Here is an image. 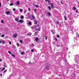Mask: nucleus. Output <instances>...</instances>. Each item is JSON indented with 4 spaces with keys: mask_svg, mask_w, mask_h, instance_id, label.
I'll use <instances>...</instances> for the list:
<instances>
[{
    "mask_svg": "<svg viewBox=\"0 0 79 79\" xmlns=\"http://www.w3.org/2000/svg\"><path fill=\"white\" fill-rule=\"evenodd\" d=\"M75 61L76 63H78V61L79 60V55H77L76 56L75 58Z\"/></svg>",
    "mask_w": 79,
    "mask_h": 79,
    "instance_id": "f257e3e1",
    "label": "nucleus"
},
{
    "mask_svg": "<svg viewBox=\"0 0 79 79\" xmlns=\"http://www.w3.org/2000/svg\"><path fill=\"white\" fill-rule=\"evenodd\" d=\"M32 17L31 16V15H28V18H30L31 19H35V17L33 15L31 14V15Z\"/></svg>",
    "mask_w": 79,
    "mask_h": 79,
    "instance_id": "f03ea898",
    "label": "nucleus"
},
{
    "mask_svg": "<svg viewBox=\"0 0 79 79\" xmlns=\"http://www.w3.org/2000/svg\"><path fill=\"white\" fill-rule=\"evenodd\" d=\"M19 4H20V2L19 1H17L16 2V4L17 6H19Z\"/></svg>",
    "mask_w": 79,
    "mask_h": 79,
    "instance_id": "7ed1b4c3",
    "label": "nucleus"
},
{
    "mask_svg": "<svg viewBox=\"0 0 79 79\" xmlns=\"http://www.w3.org/2000/svg\"><path fill=\"white\" fill-rule=\"evenodd\" d=\"M13 36H14V37H15V38H16V37H18V34H17V33H16L15 34L13 35Z\"/></svg>",
    "mask_w": 79,
    "mask_h": 79,
    "instance_id": "20e7f679",
    "label": "nucleus"
},
{
    "mask_svg": "<svg viewBox=\"0 0 79 79\" xmlns=\"http://www.w3.org/2000/svg\"><path fill=\"white\" fill-rule=\"evenodd\" d=\"M50 5L51 6V8H54L55 7H53V4L52 3H51Z\"/></svg>",
    "mask_w": 79,
    "mask_h": 79,
    "instance_id": "39448f33",
    "label": "nucleus"
},
{
    "mask_svg": "<svg viewBox=\"0 0 79 79\" xmlns=\"http://www.w3.org/2000/svg\"><path fill=\"white\" fill-rule=\"evenodd\" d=\"M23 21L22 19L19 20L18 21V23H23Z\"/></svg>",
    "mask_w": 79,
    "mask_h": 79,
    "instance_id": "423d86ee",
    "label": "nucleus"
},
{
    "mask_svg": "<svg viewBox=\"0 0 79 79\" xmlns=\"http://www.w3.org/2000/svg\"><path fill=\"white\" fill-rule=\"evenodd\" d=\"M35 40L36 41V42H37V41L39 40V38H38L37 37H36L35 39Z\"/></svg>",
    "mask_w": 79,
    "mask_h": 79,
    "instance_id": "0eeeda50",
    "label": "nucleus"
},
{
    "mask_svg": "<svg viewBox=\"0 0 79 79\" xmlns=\"http://www.w3.org/2000/svg\"><path fill=\"white\" fill-rule=\"evenodd\" d=\"M6 15H9L10 13V11H7L6 12Z\"/></svg>",
    "mask_w": 79,
    "mask_h": 79,
    "instance_id": "6e6552de",
    "label": "nucleus"
},
{
    "mask_svg": "<svg viewBox=\"0 0 79 79\" xmlns=\"http://www.w3.org/2000/svg\"><path fill=\"white\" fill-rule=\"evenodd\" d=\"M64 18L65 21H66V20H67V19L66 18V16L64 15Z\"/></svg>",
    "mask_w": 79,
    "mask_h": 79,
    "instance_id": "1a4fd4ad",
    "label": "nucleus"
},
{
    "mask_svg": "<svg viewBox=\"0 0 79 79\" xmlns=\"http://www.w3.org/2000/svg\"><path fill=\"white\" fill-rule=\"evenodd\" d=\"M38 34V32H35L34 34V35L36 36Z\"/></svg>",
    "mask_w": 79,
    "mask_h": 79,
    "instance_id": "9d476101",
    "label": "nucleus"
},
{
    "mask_svg": "<svg viewBox=\"0 0 79 79\" xmlns=\"http://www.w3.org/2000/svg\"><path fill=\"white\" fill-rule=\"evenodd\" d=\"M48 8L50 11L51 10V7H50V6H48Z\"/></svg>",
    "mask_w": 79,
    "mask_h": 79,
    "instance_id": "9b49d317",
    "label": "nucleus"
},
{
    "mask_svg": "<svg viewBox=\"0 0 79 79\" xmlns=\"http://www.w3.org/2000/svg\"><path fill=\"white\" fill-rule=\"evenodd\" d=\"M75 66H76L77 68H79V65H75Z\"/></svg>",
    "mask_w": 79,
    "mask_h": 79,
    "instance_id": "f8f14e48",
    "label": "nucleus"
},
{
    "mask_svg": "<svg viewBox=\"0 0 79 79\" xmlns=\"http://www.w3.org/2000/svg\"><path fill=\"white\" fill-rule=\"evenodd\" d=\"M71 15L69 14L68 15V16L69 17V18H71Z\"/></svg>",
    "mask_w": 79,
    "mask_h": 79,
    "instance_id": "ddd939ff",
    "label": "nucleus"
},
{
    "mask_svg": "<svg viewBox=\"0 0 79 79\" xmlns=\"http://www.w3.org/2000/svg\"><path fill=\"white\" fill-rule=\"evenodd\" d=\"M76 36L77 37L79 38V34L78 33H77Z\"/></svg>",
    "mask_w": 79,
    "mask_h": 79,
    "instance_id": "4468645a",
    "label": "nucleus"
},
{
    "mask_svg": "<svg viewBox=\"0 0 79 79\" xmlns=\"http://www.w3.org/2000/svg\"><path fill=\"white\" fill-rule=\"evenodd\" d=\"M20 12H23V10L22 9H20Z\"/></svg>",
    "mask_w": 79,
    "mask_h": 79,
    "instance_id": "2eb2a0df",
    "label": "nucleus"
},
{
    "mask_svg": "<svg viewBox=\"0 0 79 79\" xmlns=\"http://www.w3.org/2000/svg\"><path fill=\"white\" fill-rule=\"evenodd\" d=\"M15 20L16 21H18V20H19V19H18V18H15Z\"/></svg>",
    "mask_w": 79,
    "mask_h": 79,
    "instance_id": "dca6fc26",
    "label": "nucleus"
},
{
    "mask_svg": "<svg viewBox=\"0 0 79 79\" xmlns=\"http://www.w3.org/2000/svg\"><path fill=\"white\" fill-rule=\"evenodd\" d=\"M48 15L49 16H51V14L50 12H48Z\"/></svg>",
    "mask_w": 79,
    "mask_h": 79,
    "instance_id": "f3484780",
    "label": "nucleus"
},
{
    "mask_svg": "<svg viewBox=\"0 0 79 79\" xmlns=\"http://www.w3.org/2000/svg\"><path fill=\"white\" fill-rule=\"evenodd\" d=\"M2 44H4V43H5V41H4V40H2Z\"/></svg>",
    "mask_w": 79,
    "mask_h": 79,
    "instance_id": "a211bd4d",
    "label": "nucleus"
},
{
    "mask_svg": "<svg viewBox=\"0 0 79 79\" xmlns=\"http://www.w3.org/2000/svg\"><path fill=\"white\" fill-rule=\"evenodd\" d=\"M28 24H29V25H31V24H32V23L31 22H29L28 23Z\"/></svg>",
    "mask_w": 79,
    "mask_h": 79,
    "instance_id": "6ab92c4d",
    "label": "nucleus"
},
{
    "mask_svg": "<svg viewBox=\"0 0 79 79\" xmlns=\"http://www.w3.org/2000/svg\"><path fill=\"white\" fill-rule=\"evenodd\" d=\"M2 37H5V35H1Z\"/></svg>",
    "mask_w": 79,
    "mask_h": 79,
    "instance_id": "aec40b11",
    "label": "nucleus"
},
{
    "mask_svg": "<svg viewBox=\"0 0 79 79\" xmlns=\"http://www.w3.org/2000/svg\"><path fill=\"white\" fill-rule=\"evenodd\" d=\"M31 34H32V33H31V34H29V33H27V35H30V36H31Z\"/></svg>",
    "mask_w": 79,
    "mask_h": 79,
    "instance_id": "412c9836",
    "label": "nucleus"
},
{
    "mask_svg": "<svg viewBox=\"0 0 79 79\" xmlns=\"http://www.w3.org/2000/svg\"><path fill=\"white\" fill-rule=\"evenodd\" d=\"M19 42L20 43H23V41L22 40H20Z\"/></svg>",
    "mask_w": 79,
    "mask_h": 79,
    "instance_id": "4be33fe9",
    "label": "nucleus"
},
{
    "mask_svg": "<svg viewBox=\"0 0 79 79\" xmlns=\"http://www.w3.org/2000/svg\"><path fill=\"white\" fill-rule=\"evenodd\" d=\"M24 52H22L21 53V55H24Z\"/></svg>",
    "mask_w": 79,
    "mask_h": 79,
    "instance_id": "5701e85b",
    "label": "nucleus"
},
{
    "mask_svg": "<svg viewBox=\"0 0 79 79\" xmlns=\"http://www.w3.org/2000/svg\"><path fill=\"white\" fill-rule=\"evenodd\" d=\"M5 67H4L2 70V71H4V70H5Z\"/></svg>",
    "mask_w": 79,
    "mask_h": 79,
    "instance_id": "b1692460",
    "label": "nucleus"
},
{
    "mask_svg": "<svg viewBox=\"0 0 79 79\" xmlns=\"http://www.w3.org/2000/svg\"><path fill=\"white\" fill-rule=\"evenodd\" d=\"M10 6H13V3H11L10 4Z\"/></svg>",
    "mask_w": 79,
    "mask_h": 79,
    "instance_id": "393cba45",
    "label": "nucleus"
},
{
    "mask_svg": "<svg viewBox=\"0 0 79 79\" xmlns=\"http://www.w3.org/2000/svg\"><path fill=\"white\" fill-rule=\"evenodd\" d=\"M17 45L18 47H19V43H17Z\"/></svg>",
    "mask_w": 79,
    "mask_h": 79,
    "instance_id": "a878e982",
    "label": "nucleus"
},
{
    "mask_svg": "<svg viewBox=\"0 0 79 79\" xmlns=\"http://www.w3.org/2000/svg\"><path fill=\"white\" fill-rule=\"evenodd\" d=\"M35 6H36V8H38L39 7V6H38V5H36Z\"/></svg>",
    "mask_w": 79,
    "mask_h": 79,
    "instance_id": "bb28decb",
    "label": "nucleus"
},
{
    "mask_svg": "<svg viewBox=\"0 0 79 79\" xmlns=\"http://www.w3.org/2000/svg\"><path fill=\"white\" fill-rule=\"evenodd\" d=\"M73 10H76V8H75V7H73Z\"/></svg>",
    "mask_w": 79,
    "mask_h": 79,
    "instance_id": "cd10ccee",
    "label": "nucleus"
},
{
    "mask_svg": "<svg viewBox=\"0 0 79 79\" xmlns=\"http://www.w3.org/2000/svg\"><path fill=\"white\" fill-rule=\"evenodd\" d=\"M59 22L58 21H57L56 22V23H57V24H59Z\"/></svg>",
    "mask_w": 79,
    "mask_h": 79,
    "instance_id": "c85d7f7f",
    "label": "nucleus"
},
{
    "mask_svg": "<svg viewBox=\"0 0 79 79\" xmlns=\"http://www.w3.org/2000/svg\"><path fill=\"white\" fill-rule=\"evenodd\" d=\"M21 19H23L24 18V17L23 16H22L21 17Z\"/></svg>",
    "mask_w": 79,
    "mask_h": 79,
    "instance_id": "c756f323",
    "label": "nucleus"
},
{
    "mask_svg": "<svg viewBox=\"0 0 79 79\" xmlns=\"http://www.w3.org/2000/svg\"><path fill=\"white\" fill-rule=\"evenodd\" d=\"M38 31H40V28H38Z\"/></svg>",
    "mask_w": 79,
    "mask_h": 79,
    "instance_id": "7c9ffc66",
    "label": "nucleus"
},
{
    "mask_svg": "<svg viewBox=\"0 0 79 79\" xmlns=\"http://www.w3.org/2000/svg\"><path fill=\"white\" fill-rule=\"evenodd\" d=\"M48 3H50V0L48 1Z\"/></svg>",
    "mask_w": 79,
    "mask_h": 79,
    "instance_id": "2f4dec72",
    "label": "nucleus"
},
{
    "mask_svg": "<svg viewBox=\"0 0 79 79\" xmlns=\"http://www.w3.org/2000/svg\"><path fill=\"white\" fill-rule=\"evenodd\" d=\"M31 52H34V50H33V49H31Z\"/></svg>",
    "mask_w": 79,
    "mask_h": 79,
    "instance_id": "473e14b6",
    "label": "nucleus"
},
{
    "mask_svg": "<svg viewBox=\"0 0 79 79\" xmlns=\"http://www.w3.org/2000/svg\"><path fill=\"white\" fill-rule=\"evenodd\" d=\"M15 10H16V9H13V10L14 11H15Z\"/></svg>",
    "mask_w": 79,
    "mask_h": 79,
    "instance_id": "72a5a7b5",
    "label": "nucleus"
},
{
    "mask_svg": "<svg viewBox=\"0 0 79 79\" xmlns=\"http://www.w3.org/2000/svg\"><path fill=\"white\" fill-rule=\"evenodd\" d=\"M8 52H9V53L10 54H11V52L9 51Z\"/></svg>",
    "mask_w": 79,
    "mask_h": 79,
    "instance_id": "f704fd0d",
    "label": "nucleus"
},
{
    "mask_svg": "<svg viewBox=\"0 0 79 79\" xmlns=\"http://www.w3.org/2000/svg\"><path fill=\"white\" fill-rule=\"evenodd\" d=\"M1 23H3V20H2L1 21Z\"/></svg>",
    "mask_w": 79,
    "mask_h": 79,
    "instance_id": "c9c22d12",
    "label": "nucleus"
},
{
    "mask_svg": "<svg viewBox=\"0 0 79 79\" xmlns=\"http://www.w3.org/2000/svg\"><path fill=\"white\" fill-rule=\"evenodd\" d=\"M9 43V44H10V45H11V41H10Z\"/></svg>",
    "mask_w": 79,
    "mask_h": 79,
    "instance_id": "e433bc0d",
    "label": "nucleus"
},
{
    "mask_svg": "<svg viewBox=\"0 0 79 79\" xmlns=\"http://www.w3.org/2000/svg\"><path fill=\"white\" fill-rule=\"evenodd\" d=\"M1 61H2V60L1 59H0V62H1Z\"/></svg>",
    "mask_w": 79,
    "mask_h": 79,
    "instance_id": "4c0bfd02",
    "label": "nucleus"
},
{
    "mask_svg": "<svg viewBox=\"0 0 79 79\" xmlns=\"http://www.w3.org/2000/svg\"><path fill=\"white\" fill-rule=\"evenodd\" d=\"M12 56H14V57H15V56L14 55H13V54H12Z\"/></svg>",
    "mask_w": 79,
    "mask_h": 79,
    "instance_id": "58836bf2",
    "label": "nucleus"
},
{
    "mask_svg": "<svg viewBox=\"0 0 79 79\" xmlns=\"http://www.w3.org/2000/svg\"><path fill=\"white\" fill-rule=\"evenodd\" d=\"M31 45H32V46H34V44H32Z\"/></svg>",
    "mask_w": 79,
    "mask_h": 79,
    "instance_id": "ea45409f",
    "label": "nucleus"
},
{
    "mask_svg": "<svg viewBox=\"0 0 79 79\" xmlns=\"http://www.w3.org/2000/svg\"><path fill=\"white\" fill-rule=\"evenodd\" d=\"M45 2H48V0H45Z\"/></svg>",
    "mask_w": 79,
    "mask_h": 79,
    "instance_id": "a19ab883",
    "label": "nucleus"
},
{
    "mask_svg": "<svg viewBox=\"0 0 79 79\" xmlns=\"http://www.w3.org/2000/svg\"><path fill=\"white\" fill-rule=\"evenodd\" d=\"M57 37H60V35H57Z\"/></svg>",
    "mask_w": 79,
    "mask_h": 79,
    "instance_id": "79ce46f5",
    "label": "nucleus"
},
{
    "mask_svg": "<svg viewBox=\"0 0 79 79\" xmlns=\"http://www.w3.org/2000/svg\"><path fill=\"white\" fill-rule=\"evenodd\" d=\"M28 10H29V11H31V9H30V8H28Z\"/></svg>",
    "mask_w": 79,
    "mask_h": 79,
    "instance_id": "37998d69",
    "label": "nucleus"
},
{
    "mask_svg": "<svg viewBox=\"0 0 79 79\" xmlns=\"http://www.w3.org/2000/svg\"><path fill=\"white\" fill-rule=\"evenodd\" d=\"M24 13H26V10H25L24 11Z\"/></svg>",
    "mask_w": 79,
    "mask_h": 79,
    "instance_id": "c03bdc74",
    "label": "nucleus"
},
{
    "mask_svg": "<svg viewBox=\"0 0 79 79\" xmlns=\"http://www.w3.org/2000/svg\"><path fill=\"white\" fill-rule=\"evenodd\" d=\"M36 9H35V10H34V11L35 12H36Z\"/></svg>",
    "mask_w": 79,
    "mask_h": 79,
    "instance_id": "a18cd8bd",
    "label": "nucleus"
},
{
    "mask_svg": "<svg viewBox=\"0 0 79 79\" xmlns=\"http://www.w3.org/2000/svg\"><path fill=\"white\" fill-rule=\"evenodd\" d=\"M1 2H0V7H1Z\"/></svg>",
    "mask_w": 79,
    "mask_h": 79,
    "instance_id": "49530a36",
    "label": "nucleus"
},
{
    "mask_svg": "<svg viewBox=\"0 0 79 79\" xmlns=\"http://www.w3.org/2000/svg\"><path fill=\"white\" fill-rule=\"evenodd\" d=\"M55 39L56 40V41H57V39H56V38H55Z\"/></svg>",
    "mask_w": 79,
    "mask_h": 79,
    "instance_id": "de8ad7c7",
    "label": "nucleus"
},
{
    "mask_svg": "<svg viewBox=\"0 0 79 79\" xmlns=\"http://www.w3.org/2000/svg\"><path fill=\"white\" fill-rule=\"evenodd\" d=\"M35 23L36 24H37V21H35Z\"/></svg>",
    "mask_w": 79,
    "mask_h": 79,
    "instance_id": "09e8293b",
    "label": "nucleus"
},
{
    "mask_svg": "<svg viewBox=\"0 0 79 79\" xmlns=\"http://www.w3.org/2000/svg\"><path fill=\"white\" fill-rule=\"evenodd\" d=\"M6 70H5L4 71V73H6Z\"/></svg>",
    "mask_w": 79,
    "mask_h": 79,
    "instance_id": "8fccbe9b",
    "label": "nucleus"
},
{
    "mask_svg": "<svg viewBox=\"0 0 79 79\" xmlns=\"http://www.w3.org/2000/svg\"><path fill=\"white\" fill-rule=\"evenodd\" d=\"M45 38L46 39V40H47V37H45Z\"/></svg>",
    "mask_w": 79,
    "mask_h": 79,
    "instance_id": "3c124183",
    "label": "nucleus"
},
{
    "mask_svg": "<svg viewBox=\"0 0 79 79\" xmlns=\"http://www.w3.org/2000/svg\"><path fill=\"white\" fill-rule=\"evenodd\" d=\"M0 76H2V74H1Z\"/></svg>",
    "mask_w": 79,
    "mask_h": 79,
    "instance_id": "603ef678",
    "label": "nucleus"
},
{
    "mask_svg": "<svg viewBox=\"0 0 79 79\" xmlns=\"http://www.w3.org/2000/svg\"><path fill=\"white\" fill-rule=\"evenodd\" d=\"M4 67H6V66L5 65H4Z\"/></svg>",
    "mask_w": 79,
    "mask_h": 79,
    "instance_id": "864d4df0",
    "label": "nucleus"
},
{
    "mask_svg": "<svg viewBox=\"0 0 79 79\" xmlns=\"http://www.w3.org/2000/svg\"><path fill=\"white\" fill-rule=\"evenodd\" d=\"M57 47H60V46L59 45H58L57 46Z\"/></svg>",
    "mask_w": 79,
    "mask_h": 79,
    "instance_id": "5fc2aeb1",
    "label": "nucleus"
},
{
    "mask_svg": "<svg viewBox=\"0 0 79 79\" xmlns=\"http://www.w3.org/2000/svg\"><path fill=\"white\" fill-rule=\"evenodd\" d=\"M78 73L79 74V71H78Z\"/></svg>",
    "mask_w": 79,
    "mask_h": 79,
    "instance_id": "6e6d98bb",
    "label": "nucleus"
},
{
    "mask_svg": "<svg viewBox=\"0 0 79 79\" xmlns=\"http://www.w3.org/2000/svg\"><path fill=\"white\" fill-rule=\"evenodd\" d=\"M61 3L62 4V2H61Z\"/></svg>",
    "mask_w": 79,
    "mask_h": 79,
    "instance_id": "4d7b16f0",
    "label": "nucleus"
},
{
    "mask_svg": "<svg viewBox=\"0 0 79 79\" xmlns=\"http://www.w3.org/2000/svg\"><path fill=\"white\" fill-rule=\"evenodd\" d=\"M10 0H7V2H8Z\"/></svg>",
    "mask_w": 79,
    "mask_h": 79,
    "instance_id": "13d9d810",
    "label": "nucleus"
},
{
    "mask_svg": "<svg viewBox=\"0 0 79 79\" xmlns=\"http://www.w3.org/2000/svg\"><path fill=\"white\" fill-rule=\"evenodd\" d=\"M1 43V41H0V44Z\"/></svg>",
    "mask_w": 79,
    "mask_h": 79,
    "instance_id": "bf43d9fd",
    "label": "nucleus"
},
{
    "mask_svg": "<svg viewBox=\"0 0 79 79\" xmlns=\"http://www.w3.org/2000/svg\"><path fill=\"white\" fill-rule=\"evenodd\" d=\"M0 35H1V33H0Z\"/></svg>",
    "mask_w": 79,
    "mask_h": 79,
    "instance_id": "052dcab7",
    "label": "nucleus"
},
{
    "mask_svg": "<svg viewBox=\"0 0 79 79\" xmlns=\"http://www.w3.org/2000/svg\"><path fill=\"white\" fill-rule=\"evenodd\" d=\"M59 76H60V75H59Z\"/></svg>",
    "mask_w": 79,
    "mask_h": 79,
    "instance_id": "680f3d73",
    "label": "nucleus"
},
{
    "mask_svg": "<svg viewBox=\"0 0 79 79\" xmlns=\"http://www.w3.org/2000/svg\"><path fill=\"white\" fill-rule=\"evenodd\" d=\"M53 34H54V33H53Z\"/></svg>",
    "mask_w": 79,
    "mask_h": 79,
    "instance_id": "e2e57ef3",
    "label": "nucleus"
},
{
    "mask_svg": "<svg viewBox=\"0 0 79 79\" xmlns=\"http://www.w3.org/2000/svg\"><path fill=\"white\" fill-rule=\"evenodd\" d=\"M53 34H54V33H53Z\"/></svg>",
    "mask_w": 79,
    "mask_h": 79,
    "instance_id": "0e129e2a",
    "label": "nucleus"
},
{
    "mask_svg": "<svg viewBox=\"0 0 79 79\" xmlns=\"http://www.w3.org/2000/svg\"><path fill=\"white\" fill-rule=\"evenodd\" d=\"M53 34H54V33H53Z\"/></svg>",
    "mask_w": 79,
    "mask_h": 79,
    "instance_id": "69168bd1",
    "label": "nucleus"
},
{
    "mask_svg": "<svg viewBox=\"0 0 79 79\" xmlns=\"http://www.w3.org/2000/svg\"><path fill=\"white\" fill-rule=\"evenodd\" d=\"M44 37H45V36H44Z\"/></svg>",
    "mask_w": 79,
    "mask_h": 79,
    "instance_id": "338daca9",
    "label": "nucleus"
},
{
    "mask_svg": "<svg viewBox=\"0 0 79 79\" xmlns=\"http://www.w3.org/2000/svg\"><path fill=\"white\" fill-rule=\"evenodd\" d=\"M76 13H77V12H76Z\"/></svg>",
    "mask_w": 79,
    "mask_h": 79,
    "instance_id": "774afa93",
    "label": "nucleus"
}]
</instances>
